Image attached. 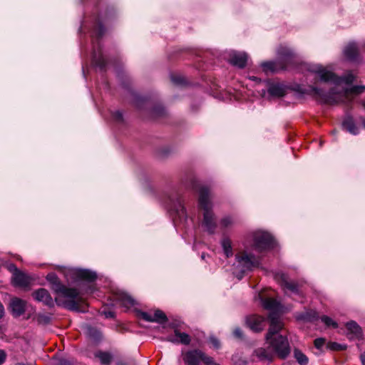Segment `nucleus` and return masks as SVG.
Returning <instances> with one entry per match:
<instances>
[{"instance_id":"f257e3e1","label":"nucleus","mask_w":365,"mask_h":365,"mask_svg":"<svg viewBox=\"0 0 365 365\" xmlns=\"http://www.w3.org/2000/svg\"><path fill=\"white\" fill-rule=\"evenodd\" d=\"M262 305L270 311L268 317L270 324L265 336L266 341L280 359H285L290 353V346L287 338L278 334L283 327L279 313L280 304L275 299L265 298L262 299Z\"/></svg>"},{"instance_id":"f03ea898","label":"nucleus","mask_w":365,"mask_h":365,"mask_svg":"<svg viewBox=\"0 0 365 365\" xmlns=\"http://www.w3.org/2000/svg\"><path fill=\"white\" fill-rule=\"evenodd\" d=\"M46 279L55 294L67 299L65 302V307L71 311H80L77 299L81 292L77 289L64 285L54 272L48 273Z\"/></svg>"},{"instance_id":"7ed1b4c3","label":"nucleus","mask_w":365,"mask_h":365,"mask_svg":"<svg viewBox=\"0 0 365 365\" xmlns=\"http://www.w3.org/2000/svg\"><path fill=\"white\" fill-rule=\"evenodd\" d=\"M278 59L276 61H266L261 64L265 73H274L279 70L286 69L296 62V55L292 49L287 46H280L277 50Z\"/></svg>"},{"instance_id":"20e7f679","label":"nucleus","mask_w":365,"mask_h":365,"mask_svg":"<svg viewBox=\"0 0 365 365\" xmlns=\"http://www.w3.org/2000/svg\"><path fill=\"white\" fill-rule=\"evenodd\" d=\"M300 95L304 93H295ZM317 101L328 105H351L358 99L359 93H307Z\"/></svg>"},{"instance_id":"39448f33","label":"nucleus","mask_w":365,"mask_h":365,"mask_svg":"<svg viewBox=\"0 0 365 365\" xmlns=\"http://www.w3.org/2000/svg\"><path fill=\"white\" fill-rule=\"evenodd\" d=\"M199 207L203 210L202 225L210 233H213L216 228V222L212 211V205L210 201L209 190L205 187L199 189Z\"/></svg>"},{"instance_id":"423d86ee","label":"nucleus","mask_w":365,"mask_h":365,"mask_svg":"<svg viewBox=\"0 0 365 365\" xmlns=\"http://www.w3.org/2000/svg\"><path fill=\"white\" fill-rule=\"evenodd\" d=\"M312 71L317 74V77L321 81L336 86H350L353 83L355 79V76L351 72H348L343 76H338L332 71L327 70L326 68L320 65L314 66Z\"/></svg>"},{"instance_id":"0eeeda50","label":"nucleus","mask_w":365,"mask_h":365,"mask_svg":"<svg viewBox=\"0 0 365 365\" xmlns=\"http://www.w3.org/2000/svg\"><path fill=\"white\" fill-rule=\"evenodd\" d=\"M60 269L68 281L93 283L97 279L96 272L91 269L76 267H61Z\"/></svg>"},{"instance_id":"6e6552de","label":"nucleus","mask_w":365,"mask_h":365,"mask_svg":"<svg viewBox=\"0 0 365 365\" xmlns=\"http://www.w3.org/2000/svg\"><path fill=\"white\" fill-rule=\"evenodd\" d=\"M237 265L242 272L252 271L260 264L259 257H256L252 254L248 253L247 251H242L236 255Z\"/></svg>"},{"instance_id":"1a4fd4ad","label":"nucleus","mask_w":365,"mask_h":365,"mask_svg":"<svg viewBox=\"0 0 365 365\" xmlns=\"http://www.w3.org/2000/svg\"><path fill=\"white\" fill-rule=\"evenodd\" d=\"M274 245L273 237L266 232L257 231L252 235L253 249L259 252L269 250Z\"/></svg>"},{"instance_id":"9d476101","label":"nucleus","mask_w":365,"mask_h":365,"mask_svg":"<svg viewBox=\"0 0 365 365\" xmlns=\"http://www.w3.org/2000/svg\"><path fill=\"white\" fill-rule=\"evenodd\" d=\"M183 360L187 365H200L201 361L205 365H220L212 357L197 349L186 352L183 356Z\"/></svg>"},{"instance_id":"9b49d317","label":"nucleus","mask_w":365,"mask_h":365,"mask_svg":"<svg viewBox=\"0 0 365 365\" xmlns=\"http://www.w3.org/2000/svg\"><path fill=\"white\" fill-rule=\"evenodd\" d=\"M113 303L112 306L119 307L122 308L125 312L130 310L133 308L135 310V299L127 292L123 290H116L113 294Z\"/></svg>"},{"instance_id":"f8f14e48","label":"nucleus","mask_w":365,"mask_h":365,"mask_svg":"<svg viewBox=\"0 0 365 365\" xmlns=\"http://www.w3.org/2000/svg\"><path fill=\"white\" fill-rule=\"evenodd\" d=\"M113 123L119 129L128 128L130 123V116L121 110H115L110 113Z\"/></svg>"},{"instance_id":"ddd939ff","label":"nucleus","mask_w":365,"mask_h":365,"mask_svg":"<svg viewBox=\"0 0 365 365\" xmlns=\"http://www.w3.org/2000/svg\"><path fill=\"white\" fill-rule=\"evenodd\" d=\"M168 209L171 214L178 217L180 221L187 219V213L180 197H177L175 200H171Z\"/></svg>"},{"instance_id":"4468645a","label":"nucleus","mask_w":365,"mask_h":365,"mask_svg":"<svg viewBox=\"0 0 365 365\" xmlns=\"http://www.w3.org/2000/svg\"><path fill=\"white\" fill-rule=\"evenodd\" d=\"M247 324L253 331L259 332L265 327L267 320L264 317L254 314L247 317Z\"/></svg>"},{"instance_id":"2eb2a0df","label":"nucleus","mask_w":365,"mask_h":365,"mask_svg":"<svg viewBox=\"0 0 365 365\" xmlns=\"http://www.w3.org/2000/svg\"><path fill=\"white\" fill-rule=\"evenodd\" d=\"M26 302L18 297L12 298L9 303V309L14 317L21 316L26 311Z\"/></svg>"},{"instance_id":"dca6fc26","label":"nucleus","mask_w":365,"mask_h":365,"mask_svg":"<svg viewBox=\"0 0 365 365\" xmlns=\"http://www.w3.org/2000/svg\"><path fill=\"white\" fill-rule=\"evenodd\" d=\"M33 297L38 302L43 303L45 305L53 307L54 302L48 291L44 288H40L32 293Z\"/></svg>"},{"instance_id":"f3484780","label":"nucleus","mask_w":365,"mask_h":365,"mask_svg":"<svg viewBox=\"0 0 365 365\" xmlns=\"http://www.w3.org/2000/svg\"><path fill=\"white\" fill-rule=\"evenodd\" d=\"M274 278L284 289H287L293 293H298L297 284L294 282H289L286 274L277 273L275 274Z\"/></svg>"},{"instance_id":"a211bd4d","label":"nucleus","mask_w":365,"mask_h":365,"mask_svg":"<svg viewBox=\"0 0 365 365\" xmlns=\"http://www.w3.org/2000/svg\"><path fill=\"white\" fill-rule=\"evenodd\" d=\"M229 62L235 66L243 68L247 62V55L245 53L233 52L230 55Z\"/></svg>"},{"instance_id":"6ab92c4d","label":"nucleus","mask_w":365,"mask_h":365,"mask_svg":"<svg viewBox=\"0 0 365 365\" xmlns=\"http://www.w3.org/2000/svg\"><path fill=\"white\" fill-rule=\"evenodd\" d=\"M31 280L30 277L21 271L13 273L12 283L16 287H26L29 286Z\"/></svg>"},{"instance_id":"aec40b11","label":"nucleus","mask_w":365,"mask_h":365,"mask_svg":"<svg viewBox=\"0 0 365 365\" xmlns=\"http://www.w3.org/2000/svg\"><path fill=\"white\" fill-rule=\"evenodd\" d=\"M346 327L347 335L350 339H359L361 336V329L355 322H347Z\"/></svg>"},{"instance_id":"412c9836","label":"nucleus","mask_w":365,"mask_h":365,"mask_svg":"<svg viewBox=\"0 0 365 365\" xmlns=\"http://www.w3.org/2000/svg\"><path fill=\"white\" fill-rule=\"evenodd\" d=\"M254 354L262 361H272L274 356L272 351L262 347L255 349Z\"/></svg>"},{"instance_id":"4be33fe9","label":"nucleus","mask_w":365,"mask_h":365,"mask_svg":"<svg viewBox=\"0 0 365 365\" xmlns=\"http://www.w3.org/2000/svg\"><path fill=\"white\" fill-rule=\"evenodd\" d=\"M344 56L350 61H356L358 57L359 50L356 43H350L344 48Z\"/></svg>"},{"instance_id":"5701e85b","label":"nucleus","mask_w":365,"mask_h":365,"mask_svg":"<svg viewBox=\"0 0 365 365\" xmlns=\"http://www.w3.org/2000/svg\"><path fill=\"white\" fill-rule=\"evenodd\" d=\"M168 340L175 343L188 344L190 342V337L186 333L180 332L179 330L175 329V336H170Z\"/></svg>"},{"instance_id":"b1692460","label":"nucleus","mask_w":365,"mask_h":365,"mask_svg":"<svg viewBox=\"0 0 365 365\" xmlns=\"http://www.w3.org/2000/svg\"><path fill=\"white\" fill-rule=\"evenodd\" d=\"M244 93H213V97L217 98L219 100H230L232 101V98L239 101L240 98L243 96Z\"/></svg>"},{"instance_id":"393cba45","label":"nucleus","mask_w":365,"mask_h":365,"mask_svg":"<svg viewBox=\"0 0 365 365\" xmlns=\"http://www.w3.org/2000/svg\"><path fill=\"white\" fill-rule=\"evenodd\" d=\"M95 356L100 360L103 365H109L113 358L110 353L102 351H96L95 353Z\"/></svg>"},{"instance_id":"a878e982","label":"nucleus","mask_w":365,"mask_h":365,"mask_svg":"<svg viewBox=\"0 0 365 365\" xmlns=\"http://www.w3.org/2000/svg\"><path fill=\"white\" fill-rule=\"evenodd\" d=\"M86 334L91 339L93 340L94 341H99L102 336L101 331L91 326L86 327Z\"/></svg>"},{"instance_id":"bb28decb","label":"nucleus","mask_w":365,"mask_h":365,"mask_svg":"<svg viewBox=\"0 0 365 365\" xmlns=\"http://www.w3.org/2000/svg\"><path fill=\"white\" fill-rule=\"evenodd\" d=\"M294 356L299 365H307L309 363L308 357L297 349L294 350Z\"/></svg>"},{"instance_id":"cd10ccee","label":"nucleus","mask_w":365,"mask_h":365,"mask_svg":"<svg viewBox=\"0 0 365 365\" xmlns=\"http://www.w3.org/2000/svg\"><path fill=\"white\" fill-rule=\"evenodd\" d=\"M222 247L224 251L225 255L227 257H230L233 255L232 243L230 239L224 238L222 240Z\"/></svg>"},{"instance_id":"c85d7f7f","label":"nucleus","mask_w":365,"mask_h":365,"mask_svg":"<svg viewBox=\"0 0 365 365\" xmlns=\"http://www.w3.org/2000/svg\"><path fill=\"white\" fill-rule=\"evenodd\" d=\"M344 128L348 130L349 133L356 135L359 133L358 128L355 125L352 119L347 118L343 123Z\"/></svg>"},{"instance_id":"c756f323","label":"nucleus","mask_w":365,"mask_h":365,"mask_svg":"<svg viewBox=\"0 0 365 365\" xmlns=\"http://www.w3.org/2000/svg\"><path fill=\"white\" fill-rule=\"evenodd\" d=\"M153 322L163 323L167 322L168 319L165 313L160 310H156L153 315Z\"/></svg>"},{"instance_id":"7c9ffc66","label":"nucleus","mask_w":365,"mask_h":365,"mask_svg":"<svg viewBox=\"0 0 365 365\" xmlns=\"http://www.w3.org/2000/svg\"><path fill=\"white\" fill-rule=\"evenodd\" d=\"M286 93H263V98H267L269 101H275L282 98L285 96Z\"/></svg>"},{"instance_id":"2f4dec72","label":"nucleus","mask_w":365,"mask_h":365,"mask_svg":"<svg viewBox=\"0 0 365 365\" xmlns=\"http://www.w3.org/2000/svg\"><path fill=\"white\" fill-rule=\"evenodd\" d=\"M321 320L327 327H332L334 328H336L337 327L336 322H334L330 317H329L327 316H322L321 317Z\"/></svg>"},{"instance_id":"473e14b6","label":"nucleus","mask_w":365,"mask_h":365,"mask_svg":"<svg viewBox=\"0 0 365 365\" xmlns=\"http://www.w3.org/2000/svg\"><path fill=\"white\" fill-rule=\"evenodd\" d=\"M234 222H235V220L232 217L227 216V217H224L221 220L220 224L222 227H227L232 225L234 223Z\"/></svg>"},{"instance_id":"72a5a7b5","label":"nucleus","mask_w":365,"mask_h":365,"mask_svg":"<svg viewBox=\"0 0 365 365\" xmlns=\"http://www.w3.org/2000/svg\"><path fill=\"white\" fill-rule=\"evenodd\" d=\"M165 110L162 106H158L153 110V114L155 117H159L165 115Z\"/></svg>"},{"instance_id":"f704fd0d","label":"nucleus","mask_w":365,"mask_h":365,"mask_svg":"<svg viewBox=\"0 0 365 365\" xmlns=\"http://www.w3.org/2000/svg\"><path fill=\"white\" fill-rule=\"evenodd\" d=\"M94 62L101 69L104 68L106 66V61L103 56L98 58L95 57Z\"/></svg>"},{"instance_id":"c9c22d12","label":"nucleus","mask_w":365,"mask_h":365,"mask_svg":"<svg viewBox=\"0 0 365 365\" xmlns=\"http://www.w3.org/2000/svg\"><path fill=\"white\" fill-rule=\"evenodd\" d=\"M171 79L175 84L178 85H182L186 82L185 79L180 76H172Z\"/></svg>"},{"instance_id":"e433bc0d","label":"nucleus","mask_w":365,"mask_h":365,"mask_svg":"<svg viewBox=\"0 0 365 365\" xmlns=\"http://www.w3.org/2000/svg\"><path fill=\"white\" fill-rule=\"evenodd\" d=\"M267 91H284V88L283 86V84L277 83L273 84Z\"/></svg>"},{"instance_id":"4c0bfd02","label":"nucleus","mask_w":365,"mask_h":365,"mask_svg":"<svg viewBox=\"0 0 365 365\" xmlns=\"http://www.w3.org/2000/svg\"><path fill=\"white\" fill-rule=\"evenodd\" d=\"M95 291H96V287H95L94 284H88L86 286V287L85 288V289H83L81 291V294H90L94 293Z\"/></svg>"},{"instance_id":"58836bf2","label":"nucleus","mask_w":365,"mask_h":365,"mask_svg":"<svg viewBox=\"0 0 365 365\" xmlns=\"http://www.w3.org/2000/svg\"><path fill=\"white\" fill-rule=\"evenodd\" d=\"M139 317H141L142 319L148 322H153V315L148 313L138 311V318Z\"/></svg>"},{"instance_id":"ea45409f","label":"nucleus","mask_w":365,"mask_h":365,"mask_svg":"<svg viewBox=\"0 0 365 365\" xmlns=\"http://www.w3.org/2000/svg\"><path fill=\"white\" fill-rule=\"evenodd\" d=\"M314 344L317 349H321L325 344V340L323 338H318L314 340Z\"/></svg>"},{"instance_id":"a19ab883","label":"nucleus","mask_w":365,"mask_h":365,"mask_svg":"<svg viewBox=\"0 0 365 365\" xmlns=\"http://www.w3.org/2000/svg\"><path fill=\"white\" fill-rule=\"evenodd\" d=\"M103 313L106 318L112 319L115 317V312L112 310L104 309Z\"/></svg>"},{"instance_id":"79ce46f5","label":"nucleus","mask_w":365,"mask_h":365,"mask_svg":"<svg viewBox=\"0 0 365 365\" xmlns=\"http://www.w3.org/2000/svg\"><path fill=\"white\" fill-rule=\"evenodd\" d=\"M329 348L333 350H343L345 346L337 343H332L329 346Z\"/></svg>"},{"instance_id":"37998d69","label":"nucleus","mask_w":365,"mask_h":365,"mask_svg":"<svg viewBox=\"0 0 365 365\" xmlns=\"http://www.w3.org/2000/svg\"><path fill=\"white\" fill-rule=\"evenodd\" d=\"M8 269L13 274V273H16L17 272H19L20 270L16 267V266L13 264V263H11L8 265Z\"/></svg>"},{"instance_id":"c03bdc74","label":"nucleus","mask_w":365,"mask_h":365,"mask_svg":"<svg viewBox=\"0 0 365 365\" xmlns=\"http://www.w3.org/2000/svg\"><path fill=\"white\" fill-rule=\"evenodd\" d=\"M210 341L215 348L217 349L220 347V342L215 337H210Z\"/></svg>"},{"instance_id":"a18cd8bd","label":"nucleus","mask_w":365,"mask_h":365,"mask_svg":"<svg viewBox=\"0 0 365 365\" xmlns=\"http://www.w3.org/2000/svg\"><path fill=\"white\" fill-rule=\"evenodd\" d=\"M6 354L4 350L0 349V365L6 360Z\"/></svg>"},{"instance_id":"49530a36","label":"nucleus","mask_w":365,"mask_h":365,"mask_svg":"<svg viewBox=\"0 0 365 365\" xmlns=\"http://www.w3.org/2000/svg\"><path fill=\"white\" fill-rule=\"evenodd\" d=\"M58 365H73V364L68 359H61L58 362Z\"/></svg>"},{"instance_id":"de8ad7c7","label":"nucleus","mask_w":365,"mask_h":365,"mask_svg":"<svg viewBox=\"0 0 365 365\" xmlns=\"http://www.w3.org/2000/svg\"><path fill=\"white\" fill-rule=\"evenodd\" d=\"M233 334L237 338H240L242 336V331L240 328H235Z\"/></svg>"},{"instance_id":"09e8293b","label":"nucleus","mask_w":365,"mask_h":365,"mask_svg":"<svg viewBox=\"0 0 365 365\" xmlns=\"http://www.w3.org/2000/svg\"><path fill=\"white\" fill-rule=\"evenodd\" d=\"M4 315V307L3 304L0 302V319H1Z\"/></svg>"},{"instance_id":"8fccbe9b","label":"nucleus","mask_w":365,"mask_h":365,"mask_svg":"<svg viewBox=\"0 0 365 365\" xmlns=\"http://www.w3.org/2000/svg\"><path fill=\"white\" fill-rule=\"evenodd\" d=\"M358 88H361L362 90L365 89V87L364 86H360V87H354L351 90H348V89H346L344 90V91H351V92H354V91H358L357 89Z\"/></svg>"},{"instance_id":"3c124183","label":"nucleus","mask_w":365,"mask_h":365,"mask_svg":"<svg viewBox=\"0 0 365 365\" xmlns=\"http://www.w3.org/2000/svg\"><path fill=\"white\" fill-rule=\"evenodd\" d=\"M361 361L362 365H365V351L363 354H361Z\"/></svg>"},{"instance_id":"603ef678","label":"nucleus","mask_w":365,"mask_h":365,"mask_svg":"<svg viewBox=\"0 0 365 365\" xmlns=\"http://www.w3.org/2000/svg\"><path fill=\"white\" fill-rule=\"evenodd\" d=\"M103 34V27L101 26L98 28V36H101Z\"/></svg>"},{"instance_id":"864d4df0","label":"nucleus","mask_w":365,"mask_h":365,"mask_svg":"<svg viewBox=\"0 0 365 365\" xmlns=\"http://www.w3.org/2000/svg\"><path fill=\"white\" fill-rule=\"evenodd\" d=\"M41 318H42L45 322H48L49 321V317L46 316H42Z\"/></svg>"},{"instance_id":"5fc2aeb1","label":"nucleus","mask_w":365,"mask_h":365,"mask_svg":"<svg viewBox=\"0 0 365 365\" xmlns=\"http://www.w3.org/2000/svg\"><path fill=\"white\" fill-rule=\"evenodd\" d=\"M15 365H36L34 364H29V363H17Z\"/></svg>"},{"instance_id":"6e6d98bb","label":"nucleus","mask_w":365,"mask_h":365,"mask_svg":"<svg viewBox=\"0 0 365 365\" xmlns=\"http://www.w3.org/2000/svg\"><path fill=\"white\" fill-rule=\"evenodd\" d=\"M250 78L254 81H260L257 77H255V76H252V77H250Z\"/></svg>"},{"instance_id":"4d7b16f0","label":"nucleus","mask_w":365,"mask_h":365,"mask_svg":"<svg viewBox=\"0 0 365 365\" xmlns=\"http://www.w3.org/2000/svg\"><path fill=\"white\" fill-rule=\"evenodd\" d=\"M292 91H297V92H299V91H302L299 87H297V88H293L292 89Z\"/></svg>"},{"instance_id":"13d9d810","label":"nucleus","mask_w":365,"mask_h":365,"mask_svg":"<svg viewBox=\"0 0 365 365\" xmlns=\"http://www.w3.org/2000/svg\"><path fill=\"white\" fill-rule=\"evenodd\" d=\"M312 91L317 92V91H319L317 88H313Z\"/></svg>"},{"instance_id":"bf43d9fd","label":"nucleus","mask_w":365,"mask_h":365,"mask_svg":"<svg viewBox=\"0 0 365 365\" xmlns=\"http://www.w3.org/2000/svg\"><path fill=\"white\" fill-rule=\"evenodd\" d=\"M362 106H363V107L365 108V101H363V103H362Z\"/></svg>"},{"instance_id":"052dcab7","label":"nucleus","mask_w":365,"mask_h":365,"mask_svg":"<svg viewBox=\"0 0 365 365\" xmlns=\"http://www.w3.org/2000/svg\"><path fill=\"white\" fill-rule=\"evenodd\" d=\"M362 123H363L364 127L365 128V120H363Z\"/></svg>"},{"instance_id":"680f3d73","label":"nucleus","mask_w":365,"mask_h":365,"mask_svg":"<svg viewBox=\"0 0 365 365\" xmlns=\"http://www.w3.org/2000/svg\"><path fill=\"white\" fill-rule=\"evenodd\" d=\"M138 107L140 106V104H139V103L138 104Z\"/></svg>"}]
</instances>
